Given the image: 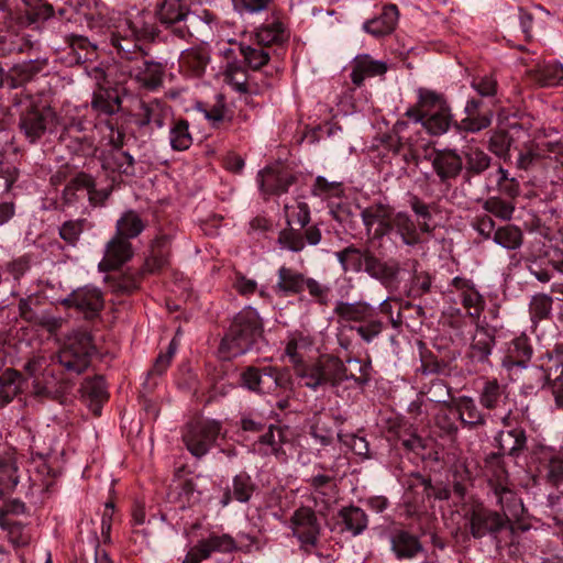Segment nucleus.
Returning <instances> with one entry per match:
<instances>
[{"mask_svg":"<svg viewBox=\"0 0 563 563\" xmlns=\"http://www.w3.org/2000/svg\"><path fill=\"white\" fill-rule=\"evenodd\" d=\"M154 13L159 23L175 36L187 40L209 31V21L190 11L186 0H157Z\"/></svg>","mask_w":563,"mask_h":563,"instance_id":"obj_1","label":"nucleus"},{"mask_svg":"<svg viewBox=\"0 0 563 563\" xmlns=\"http://www.w3.org/2000/svg\"><path fill=\"white\" fill-rule=\"evenodd\" d=\"M12 103L19 110V130L30 143L37 142L57 121L55 111L40 106L30 93H15Z\"/></svg>","mask_w":563,"mask_h":563,"instance_id":"obj_2","label":"nucleus"},{"mask_svg":"<svg viewBox=\"0 0 563 563\" xmlns=\"http://www.w3.org/2000/svg\"><path fill=\"white\" fill-rule=\"evenodd\" d=\"M263 328L257 311L251 307L240 311L222 339L221 352L236 357L251 351L262 338Z\"/></svg>","mask_w":563,"mask_h":563,"instance_id":"obj_3","label":"nucleus"},{"mask_svg":"<svg viewBox=\"0 0 563 563\" xmlns=\"http://www.w3.org/2000/svg\"><path fill=\"white\" fill-rule=\"evenodd\" d=\"M296 375L302 385L311 390L325 386L339 387L347 375L344 363L334 356L323 355L311 363H301L296 366Z\"/></svg>","mask_w":563,"mask_h":563,"instance_id":"obj_4","label":"nucleus"},{"mask_svg":"<svg viewBox=\"0 0 563 563\" xmlns=\"http://www.w3.org/2000/svg\"><path fill=\"white\" fill-rule=\"evenodd\" d=\"M418 96L417 108L407 110L406 115L413 119L416 124L420 122L432 135L445 133L452 122L449 106L431 90L419 89Z\"/></svg>","mask_w":563,"mask_h":563,"instance_id":"obj_5","label":"nucleus"},{"mask_svg":"<svg viewBox=\"0 0 563 563\" xmlns=\"http://www.w3.org/2000/svg\"><path fill=\"white\" fill-rule=\"evenodd\" d=\"M92 352L91 335L86 331H74L65 339L56 358L67 372L79 375L88 368Z\"/></svg>","mask_w":563,"mask_h":563,"instance_id":"obj_6","label":"nucleus"},{"mask_svg":"<svg viewBox=\"0 0 563 563\" xmlns=\"http://www.w3.org/2000/svg\"><path fill=\"white\" fill-rule=\"evenodd\" d=\"M220 431L221 424L216 420H196L187 424L183 441L194 456L201 457L214 444Z\"/></svg>","mask_w":563,"mask_h":563,"instance_id":"obj_7","label":"nucleus"},{"mask_svg":"<svg viewBox=\"0 0 563 563\" xmlns=\"http://www.w3.org/2000/svg\"><path fill=\"white\" fill-rule=\"evenodd\" d=\"M241 380L244 387L260 394H271L277 388L287 389L290 385L288 375L273 366H250L242 372Z\"/></svg>","mask_w":563,"mask_h":563,"instance_id":"obj_8","label":"nucleus"},{"mask_svg":"<svg viewBox=\"0 0 563 563\" xmlns=\"http://www.w3.org/2000/svg\"><path fill=\"white\" fill-rule=\"evenodd\" d=\"M497 464L494 477L489 479V485L496 497L497 504L501 507L505 517L508 519H518L523 512V504L517 494L508 485V475L505 468L499 464V456H493Z\"/></svg>","mask_w":563,"mask_h":563,"instance_id":"obj_9","label":"nucleus"},{"mask_svg":"<svg viewBox=\"0 0 563 563\" xmlns=\"http://www.w3.org/2000/svg\"><path fill=\"white\" fill-rule=\"evenodd\" d=\"M290 528L294 536L302 545L316 547L321 526L314 511L310 507L298 508L290 518Z\"/></svg>","mask_w":563,"mask_h":563,"instance_id":"obj_10","label":"nucleus"},{"mask_svg":"<svg viewBox=\"0 0 563 563\" xmlns=\"http://www.w3.org/2000/svg\"><path fill=\"white\" fill-rule=\"evenodd\" d=\"M393 208L384 203H373L364 208L361 218L367 235L373 239H382L389 234L393 231Z\"/></svg>","mask_w":563,"mask_h":563,"instance_id":"obj_11","label":"nucleus"},{"mask_svg":"<svg viewBox=\"0 0 563 563\" xmlns=\"http://www.w3.org/2000/svg\"><path fill=\"white\" fill-rule=\"evenodd\" d=\"M68 307H74L90 319L101 311L103 308V296L97 287L85 286L74 290L63 301Z\"/></svg>","mask_w":563,"mask_h":563,"instance_id":"obj_12","label":"nucleus"},{"mask_svg":"<svg viewBox=\"0 0 563 563\" xmlns=\"http://www.w3.org/2000/svg\"><path fill=\"white\" fill-rule=\"evenodd\" d=\"M126 67L131 77L146 88L154 89L162 84L164 66L146 59L145 54H141L140 57L135 55V60Z\"/></svg>","mask_w":563,"mask_h":563,"instance_id":"obj_13","label":"nucleus"},{"mask_svg":"<svg viewBox=\"0 0 563 563\" xmlns=\"http://www.w3.org/2000/svg\"><path fill=\"white\" fill-rule=\"evenodd\" d=\"M260 188L264 195H282L288 191L296 177L279 166L266 167L257 176Z\"/></svg>","mask_w":563,"mask_h":563,"instance_id":"obj_14","label":"nucleus"},{"mask_svg":"<svg viewBox=\"0 0 563 563\" xmlns=\"http://www.w3.org/2000/svg\"><path fill=\"white\" fill-rule=\"evenodd\" d=\"M133 255L132 245L122 236L114 235L104 249V256L99 263V269L102 272L117 269Z\"/></svg>","mask_w":563,"mask_h":563,"instance_id":"obj_15","label":"nucleus"},{"mask_svg":"<svg viewBox=\"0 0 563 563\" xmlns=\"http://www.w3.org/2000/svg\"><path fill=\"white\" fill-rule=\"evenodd\" d=\"M431 165L442 183L457 177L463 168V159L455 151H437L430 156Z\"/></svg>","mask_w":563,"mask_h":563,"instance_id":"obj_16","label":"nucleus"},{"mask_svg":"<svg viewBox=\"0 0 563 563\" xmlns=\"http://www.w3.org/2000/svg\"><path fill=\"white\" fill-rule=\"evenodd\" d=\"M388 66L385 62L374 59L368 54H361L352 60L351 80L360 87L365 79L386 74Z\"/></svg>","mask_w":563,"mask_h":563,"instance_id":"obj_17","label":"nucleus"},{"mask_svg":"<svg viewBox=\"0 0 563 563\" xmlns=\"http://www.w3.org/2000/svg\"><path fill=\"white\" fill-rule=\"evenodd\" d=\"M504 525L505 520L499 514L484 508L475 509L470 519L471 533L477 539L499 531Z\"/></svg>","mask_w":563,"mask_h":563,"instance_id":"obj_18","label":"nucleus"},{"mask_svg":"<svg viewBox=\"0 0 563 563\" xmlns=\"http://www.w3.org/2000/svg\"><path fill=\"white\" fill-rule=\"evenodd\" d=\"M305 239L309 245H317L321 241V232L317 227H309L303 234L294 229H285L278 235V244L282 249L291 252H300L305 249Z\"/></svg>","mask_w":563,"mask_h":563,"instance_id":"obj_19","label":"nucleus"},{"mask_svg":"<svg viewBox=\"0 0 563 563\" xmlns=\"http://www.w3.org/2000/svg\"><path fill=\"white\" fill-rule=\"evenodd\" d=\"M540 473L553 486L563 484V452L553 449L542 450Z\"/></svg>","mask_w":563,"mask_h":563,"instance_id":"obj_20","label":"nucleus"},{"mask_svg":"<svg viewBox=\"0 0 563 563\" xmlns=\"http://www.w3.org/2000/svg\"><path fill=\"white\" fill-rule=\"evenodd\" d=\"M137 115L139 126L154 125L157 129L164 128L172 119L170 108L157 100L143 102Z\"/></svg>","mask_w":563,"mask_h":563,"instance_id":"obj_21","label":"nucleus"},{"mask_svg":"<svg viewBox=\"0 0 563 563\" xmlns=\"http://www.w3.org/2000/svg\"><path fill=\"white\" fill-rule=\"evenodd\" d=\"M275 291L283 296L301 294L305 290L307 276L291 267L280 266L277 272Z\"/></svg>","mask_w":563,"mask_h":563,"instance_id":"obj_22","label":"nucleus"},{"mask_svg":"<svg viewBox=\"0 0 563 563\" xmlns=\"http://www.w3.org/2000/svg\"><path fill=\"white\" fill-rule=\"evenodd\" d=\"M397 21L398 9L390 4L384 8L379 16L366 21L363 30L375 37L386 36L395 30Z\"/></svg>","mask_w":563,"mask_h":563,"instance_id":"obj_23","label":"nucleus"},{"mask_svg":"<svg viewBox=\"0 0 563 563\" xmlns=\"http://www.w3.org/2000/svg\"><path fill=\"white\" fill-rule=\"evenodd\" d=\"M82 396L95 416H100L102 405L108 399L106 382L102 377L86 379L81 386Z\"/></svg>","mask_w":563,"mask_h":563,"instance_id":"obj_24","label":"nucleus"},{"mask_svg":"<svg viewBox=\"0 0 563 563\" xmlns=\"http://www.w3.org/2000/svg\"><path fill=\"white\" fill-rule=\"evenodd\" d=\"M201 560L210 558L213 552H231L238 549L235 540L229 534H211L192 547Z\"/></svg>","mask_w":563,"mask_h":563,"instance_id":"obj_25","label":"nucleus"},{"mask_svg":"<svg viewBox=\"0 0 563 563\" xmlns=\"http://www.w3.org/2000/svg\"><path fill=\"white\" fill-rule=\"evenodd\" d=\"M126 26L129 35L136 41H153L158 34L157 26L145 12H139L129 19Z\"/></svg>","mask_w":563,"mask_h":563,"instance_id":"obj_26","label":"nucleus"},{"mask_svg":"<svg viewBox=\"0 0 563 563\" xmlns=\"http://www.w3.org/2000/svg\"><path fill=\"white\" fill-rule=\"evenodd\" d=\"M333 312L344 321L361 322L373 317L374 308L364 301L346 302L339 300L335 302Z\"/></svg>","mask_w":563,"mask_h":563,"instance_id":"obj_27","label":"nucleus"},{"mask_svg":"<svg viewBox=\"0 0 563 563\" xmlns=\"http://www.w3.org/2000/svg\"><path fill=\"white\" fill-rule=\"evenodd\" d=\"M500 451L510 456H518L527 446V435L522 428L500 431L496 437Z\"/></svg>","mask_w":563,"mask_h":563,"instance_id":"obj_28","label":"nucleus"},{"mask_svg":"<svg viewBox=\"0 0 563 563\" xmlns=\"http://www.w3.org/2000/svg\"><path fill=\"white\" fill-rule=\"evenodd\" d=\"M284 431L280 427L269 426L268 429L253 444L254 451L262 455H276L283 453Z\"/></svg>","mask_w":563,"mask_h":563,"instance_id":"obj_29","label":"nucleus"},{"mask_svg":"<svg viewBox=\"0 0 563 563\" xmlns=\"http://www.w3.org/2000/svg\"><path fill=\"white\" fill-rule=\"evenodd\" d=\"M23 383L22 374L13 368H7L1 373L0 407L7 406L21 393Z\"/></svg>","mask_w":563,"mask_h":563,"instance_id":"obj_30","label":"nucleus"},{"mask_svg":"<svg viewBox=\"0 0 563 563\" xmlns=\"http://www.w3.org/2000/svg\"><path fill=\"white\" fill-rule=\"evenodd\" d=\"M310 486L313 488L312 495L317 503L318 499L328 507L336 500V484L333 477L319 474L309 479Z\"/></svg>","mask_w":563,"mask_h":563,"instance_id":"obj_31","label":"nucleus"},{"mask_svg":"<svg viewBox=\"0 0 563 563\" xmlns=\"http://www.w3.org/2000/svg\"><path fill=\"white\" fill-rule=\"evenodd\" d=\"M391 549L398 559H412L422 551V545L417 537L399 531L391 538Z\"/></svg>","mask_w":563,"mask_h":563,"instance_id":"obj_32","label":"nucleus"},{"mask_svg":"<svg viewBox=\"0 0 563 563\" xmlns=\"http://www.w3.org/2000/svg\"><path fill=\"white\" fill-rule=\"evenodd\" d=\"M169 145L174 151H186L192 144L189 122L185 119H172L168 133Z\"/></svg>","mask_w":563,"mask_h":563,"instance_id":"obj_33","label":"nucleus"},{"mask_svg":"<svg viewBox=\"0 0 563 563\" xmlns=\"http://www.w3.org/2000/svg\"><path fill=\"white\" fill-rule=\"evenodd\" d=\"M208 63V55L202 49H186L179 57L180 69L190 76H201Z\"/></svg>","mask_w":563,"mask_h":563,"instance_id":"obj_34","label":"nucleus"},{"mask_svg":"<svg viewBox=\"0 0 563 563\" xmlns=\"http://www.w3.org/2000/svg\"><path fill=\"white\" fill-rule=\"evenodd\" d=\"M454 407L459 411L460 419L464 424L471 427L485 424V417L472 397L461 396L454 399Z\"/></svg>","mask_w":563,"mask_h":563,"instance_id":"obj_35","label":"nucleus"},{"mask_svg":"<svg viewBox=\"0 0 563 563\" xmlns=\"http://www.w3.org/2000/svg\"><path fill=\"white\" fill-rule=\"evenodd\" d=\"M339 518L344 523V530L353 536L361 534L367 528V515L360 507L350 506L342 508L339 511Z\"/></svg>","mask_w":563,"mask_h":563,"instance_id":"obj_36","label":"nucleus"},{"mask_svg":"<svg viewBox=\"0 0 563 563\" xmlns=\"http://www.w3.org/2000/svg\"><path fill=\"white\" fill-rule=\"evenodd\" d=\"M391 224L393 230H396L405 244L416 245L420 243L421 239L417 225L407 213H394Z\"/></svg>","mask_w":563,"mask_h":563,"instance_id":"obj_37","label":"nucleus"},{"mask_svg":"<svg viewBox=\"0 0 563 563\" xmlns=\"http://www.w3.org/2000/svg\"><path fill=\"white\" fill-rule=\"evenodd\" d=\"M462 154L465 159V169L468 174L481 175L490 166V157L479 147L468 144Z\"/></svg>","mask_w":563,"mask_h":563,"instance_id":"obj_38","label":"nucleus"},{"mask_svg":"<svg viewBox=\"0 0 563 563\" xmlns=\"http://www.w3.org/2000/svg\"><path fill=\"white\" fill-rule=\"evenodd\" d=\"M145 225L140 216L129 210L122 214L117 221L115 235L129 241V239L136 238L144 230Z\"/></svg>","mask_w":563,"mask_h":563,"instance_id":"obj_39","label":"nucleus"},{"mask_svg":"<svg viewBox=\"0 0 563 563\" xmlns=\"http://www.w3.org/2000/svg\"><path fill=\"white\" fill-rule=\"evenodd\" d=\"M506 399V387L500 385L496 379L487 380L479 393L481 405L489 410L496 409L500 402H504Z\"/></svg>","mask_w":563,"mask_h":563,"instance_id":"obj_40","label":"nucleus"},{"mask_svg":"<svg viewBox=\"0 0 563 563\" xmlns=\"http://www.w3.org/2000/svg\"><path fill=\"white\" fill-rule=\"evenodd\" d=\"M287 37L288 34L284 24L277 20L262 25L255 33L257 43L265 46L280 44L286 41Z\"/></svg>","mask_w":563,"mask_h":563,"instance_id":"obj_41","label":"nucleus"},{"mask_svg":"<svg viewBox=\"0 0 563 563\" xmlns=\"http://www.w3.org/2000/svg\"><path fill=\"white\" fill-rule=\"evenodd\" d=\"M169 238L162 235L157 238L152 247V255L145 261L144 269L148 273H155L162 269L168 263Z\"/></svg>","mask_w":563,"mask_h":563,"instance_id":"obj_42","label":"nucleus"},{"mask_svg":"<svg viewBox=\"0 0 563 563\" xmlns=\"http://www.w3.org/2000/svg\"><path fill=\"white\" fill-rule=\"evenodd\" d=\"M19 483L18 465L10 456H0V497L15 488Z\"/></svg>","mask_w":563,"mask_h":563,"instance_id":"obj_43","label":"nucleus"},{"mask_svg":"<svg viewBox=\"0 0 563 563\" xmlns=\"http://www.w3.org/2000/svg\"><path fill=\"white\" fill-rule=\"evenodd\" d=\"M532 349L529 340L525 334L515 338L507 349V357L510 363L517 366L525 367L527 362L531 358Z\"/></svg>","mask_w":563,"mask_h":563,"instance_id":"obj_44","label":"nucleus"},{"mask_svg":"<svg viewBox=\"0 0 563 563\" xmlns=\"http://www.w3.org/2000/svg\"><path fill=\"white\" fill-rule=\"evenodd\" d=\"M493 241L508 251H514L522 245L523 235L518 227L508 224L495 231Z\"/></svg>","mask_w":563,"mask_h":563,"instance_id":"obj_45","label":"nucleus"},{"mask_svg":"<svg viewBox=\"0 0 563 563\" xmlns=\"http://www.w3.org/2000/svg\"><path fill=\"white\" fill-rule=\"evenodd\" d=\"M91 107L99 113L111 115L120 110L121 99L111 91H98L92 96Z\"/></svg>","mask_w":563,"mask_h":563,"instance_id":"obj_46","label":"nucleus"},{"mask_svg":"<svg viewBox=\"0 0 563 563\" xmlns=\"http://www.w3.org/2000/svg\"><path fill=\"white\" fill-rule=\"evenodd\" d=\"M54 374L48 373L37 377L32 382V395L37 399H57L60 396L59 390L54 385Z\"/></svg>","mask_w":563,"mask_h":563,"instance_id":"obj_47","label":"nucleus"},{"mask_svg":"<svg viewBox=\"0 0 563 563\" xmlns=\"http://www.w3.org/2000/svg\"><path fill=\"white\" fill-rule=\"evenodd\" d=\"M0 528L7 531L10 542L15 547H24L30 542V536L25 531V527L3 514H0Z\"/></svg>","mask_w":563,"mask_h":563,"instance_id":"obj_48","label":"nucleus"},{"mask_svg":"<svg viewBox=\"0 0 563 563\" xmlns=\"http://www.w3.org/2000/svg\"><path fill=\"white\" fill-rule=\"evenodd\" d=\"M129 32L125 31V35L121 36L120 33L115 34L113 33L111 35V43L114 47L118 48L119 54L121 55V58L128 60L130 64H132L135 60V55L140 57L141 54H144V52L137 45L136 40H129Z\"/></svg>","mask_w":563,"mask_h":563,"instance_id":"obj_49","label":"nucleus"},{"mask_svg":"<svg viewBox=\"0 0 563 563\" xmlns=\"http://www.w3.org/2000/svg\"><path fill=\"white\" fill-rule=\"evenodd\" d=\"M367 251H361L356 247L349 246L336 253V258L341 263L345 272H361L364 267V261Z\"/></svg>","mask_w":563,"mask_h":563,"instance_id":"obj_50","label":"nucleus"},{"mask_svg":"<svg viewBox=\"0 0 563 563\" xmlns=\"http://www.w3.org/2000/svg\"><path fill=\"white\" fill-rule=\"evenodd\" d=\"M254 489L255 485L249 474L243 472L233 477L231 490L235 500L240 503L249 501Z\"/></svg>","mask_w":563,"mask_h":563,"instance_id":"obj_51","label":"nucleus"},{"mask_svg":"<svg viewBox=\"0 0 563 563\" xmlns=\"http://www.w3.org/2000/svg\"><path fill=\"white\" fill-rule=\"evenodd\" d=\"M536 79L542 86H556L563 81V65L559 63H548L539 66Z\"/></svg>","mask_w":563,"mask_h":563,"instance_id":"obj_52","label":"nucleus"},{"mask_svg":"<svg viewBox=\"0 0 563 563\" xmlns=\"http://www.w3.org/2000/svg\"><path fill=\"white\" fill-rule=\"evenodd\" d=\"M51 357L44 353H34L23 365L27 376L34 382L37 377L49 372Z\"/></svg>","mask_w":563,"mask_h":563,"instance_id":"obj_53","label":"nucleus"},{"mask_svg":"<svg viewBox=\"0 0 563 563\" xmlns=\"http://www.w3.org/2000/svg\"><path fill=\"white\" fill-rule=\"evenodd\" d=\"M553 299L545 294H538L531 298L529 310L533 320L547 319L552 311Z\"/></svg>","mask_w":563,"mask_h":563,"instance_id":"obj_54","label":"nucleus"},{"mask_svg":"<svg viewBox=\"0 0 563 563\" xmlns=\"http://www.w3.org/2000/svg\"><path fill=\"white\" fill-rule=\"evenodd\" d=\"M284 209L288 224L296 223L303 228L309 223L310 211L306 202L297 201L295 205L291 206L286 203Z\"/></svg>","mask_w":563,"mask_h":563,"instance_id":"obj_55","label":"nucleus"},{"mask_svg":"<svg viewBox=\"0 0 563 563\" xmlns=\"http://www.w3.org/2000/svg\"><path fill=\"white\" fill-rule=\"evenodd\" d=\"M483 208L485 211L494 214L501 220H510L515 211V207L498 197H490L484 201Z\"/></svg>","mask_w":563,"mask_h":563,"instance_id":"obj_56","label":"nucleus"},{"mask_svg":"<svg viewBox=\"0 0 563 563\" xmlns=\"http://www.w3.org/2000/svg\"><path fill=\"white\" fill-rule=\"evenodd\" d=\"M305 289L308 290L310 297L321 306H328L330 302L331 287L322 284L319 280L308 277L305 282Z\"/></svg>","mask_w":563,"mask_h":563,"instance_id":"obj_57","label":"nucleus"},{"mask_svg":"<svg viewBox=\"0 0 563 563\" xmlns=\"http://www.w3.org/2000/svg\"><path fill=\"white\" fill-rule=\"evenodd\" d=\"M224 80L239 92L247 91V80L244 69L235 63H230L224 71Z\"/></svg>","mask_w":563,"mask_h":563,"instance_id":"obj_58","label":"nucleus"},{"mask_svg":"<svg viewBox=\"0 0 563 563\" xmlns=\"http://www.w3.org/2000/svg\"><path fill=\"white\" fill-rule=\"evenodd\" d=\"M492 118V113L467 115L456 124V128L472 133L479 132L490 125Z\"/></svg>","mask_w":563,"mask_h":563,"instance_id":"obj_59","label":"nucleus"},{"mask_svg":"<svg viewBox=\"0 0 563 563\" xmlns=\"http://www.w3.org/2000/svg\"><path fill=\"white\" fill-rule=\"evenodd\" d=\"M406 128H408L406 122H397L394 126V131L399 135L398 136L399 144L396 146L395 153L402 152V154H401L402 161L407 165L415 164L417 166L418 165V156H417L416 152L412 150L411 145H408V147H406V145L402 143L404 135H401V134Z\"/></svg>","mask_w":563,"mask_h":563,"instance_id":"obj_60","label":"nucleus"},{"mask_svg":"<svg viewBox=\"0 0 563 563\" xmlns=\"http://www.w3.org/2000/svg\"><path fill=\"white\" fill-rule=\"evenodd\" d=\"M462 303L465 308L473 309L470 311V316L473 318H478L484 307L482 295L473 287L462 292Z\"/></svg>","mask_w":563,"mask_h":563,"instance_id":"obj_61","label":"nucleus"},{"mask_svg":"<svg viewBox=\"0 0 563 563\" xmlns=\"http://www.w3.org/2000/svg\"><path fill=\"white\" fill-rule=\"evenodd\" d=\"M139 283L132 275H120L110 280V288L117 295H129L136 290Z\"/></svg>","mask_w":563,"mask_h":563,"instance_id":"obj_62","label":"nucleus"},{"mask_svg":"<svg viewBox=\"0 0 563 563\" xmlns=\"http://www.w3.org/2000/svg\"><path fill=\"white\" fill-rule=\"evenodd\" d=\"M95 179L85 173L77 174L66 185L64 194L65 196H75L77 191L85 190L87 194L92 188Z\"/></svg>","mask_w":563,"mask_h":563,"instance_id":"obj_63","label":"nucleus"},{"mask_svg":"<svg viewBox=\"0 0 563 563\" xmlns=\"http://www.w3.org/2000/svg\"><path fill=\"white\" fill-rule=\"evenodd\" d=\"M177 347H178V343H177L176 339L174 338L169 342L166 353H161L156 357L155 363H154L153 368L150 372V374L161 375V374L165 373L166 369L168 368V366L170 365L172 358L174 357V355L177 351Z\"/></svg>","mask_w":563,"mask_h":563,"instance_id":"obj_64","label":"nucleus"}]
</instances>
